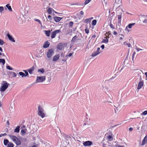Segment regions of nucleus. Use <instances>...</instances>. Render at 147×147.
Masks as SVG:
<instances>
[{"label":"nucleus","instance_id":"obj_1","mask_svg":"<svg viewBox=\"0 0 147 147\" xmlns=\"http://www.w3.org/2000/svg\"><path fill=\"white\" fill-rule=\"evenodd\" d=\"M38 114L42 118L45 117L46 114L45 111L43 108L40 105L38 108Z\"/></svg>","mask_w":147,"mask_h":147},{"label":"nucleus","instance_id":"obj_2","mask_svg":"<svg viewBox=\"0 0 147 147\" xmlns=\"http://www.w3.org/2000/svg\"><path fill=\"white\" fill-rule=\"evenodd\" d=\"M9 84L6 81H3L1 83V86L0 88V91L1 92H4L8 87Z\"/></svg>","mask_w":147,"mask_h":147},{"label":"nucleus","instance_id":"obj_3","mask_svg":"<svg viewBox=\"0 0 147 147\" xmlns=\"http://www.w3.org/2000/svg\"><path fill=\"white\" fill-rule=\"evenodd\" d=\"M9 136L13 142L17 145H19L21 144V142L20 140L16 136L11 135H9Z\"/></svg>","mask_w":147,"mask_h":147},{"label":"nucleus","instance_id":"obj_4","mask_svg":"<svg viewBox=\"0 0 147 147\" xmlns=\"http://www.w3.org/2000/svg\"><path fill=\"white\" fill-rule=\"evenodd\" d=\"M45 79L46 77L45 76L37 77L36 82V83L42 82L45 81Z\"/></svg>","mask_w":147,"mask_h":147},{"label":"nucleus","instance_id":"obj_5","mask_svg":"<svg viewBox=\"0 0 147 147\" xmlns=\"http://www.w3.org/2000/svg\"><path fill=\"white\" fill-rule=\"evenodd\" d=\"M61 32L60 30H56L52 32L51 34V38L53 39L54 38L57 34Z\"/></svg>","mask_w":147,"mask_h":147},{"label":"nucleus","instance_id":"obj_6","mask_svg":"<svg viewBox=\"0 0 147 147\" xmlns=\"http://www.w3.org/2000/svg\"><path fill=\"white\" fill-rule=\"evenodd\" d=\"M54 53V51L53 50L51 49L48 50L47 53V55L48 58H50Z\"/></svg>","mask_w":147,"mask_h":147},{"label":"nucleus","instance_id":"obj_7","mask_svg":"<svg viewBox=\"0 0 147 147\" xmlns=\"http://www.w3.org/2000/svg\"><path fill=\"white\" fill-rule=\"evenodd\" d=\"M139 80L140 82H139L138 86L137 87V89L139 90L142 88V86L144 84V81L142 80L141 76H140Z\"/></svg>","mask_w":147,"mask_h":147},{"label":"nucleus","instance_id":"obj_8","mask_svg":"<svg viewBox=\"0 0 147 147\" xmlns=\"http://www.w3.org/2000/svg\"><path fill=\"white\" fill-rule=\"evenodd\" d=\"M24 121H23L21 124H20V125L17 126L16 129H25L26 128V126L24 125Z\"/></svg>","mask_w":147,"mask_h":147},{"label":"nucleus","instance_id":"obj_9","mask_svg":"<svg viewBox=\"0 0 147 147\" xmlns=\"http://www.w3.org/2000/svg\"><path fill=\"white\" fill-rule=\"evenodd\" d=\"M100 50V48H97V50L92 53V57H94L96 56V55L99 54L100 53V52H99Z\"/></svg>","mask_w":147,"mask_h":147},{"label":"nucleus","instance_id":"obj_10","mask_svg":"<svg viewBox=\"0 0 147 147\" xmlns=\"http://www.w3.org/2000/svg\"><path fill=\"white\" fill-rule=\"evenodd\" d=\"M57 48L60 50L63 49L64 48L63 44L62 43H59L57 46Z\"/></svg>","mask_w":147,"mask_h":147},{"label":"nucleus","instance_id":"obj_11","mask_svg":"<svg viewBox=\"0 0 147 147\" xmlns=\"http://www.w3.org/2000/svg\"><path fill=\"white\" fill-rule=\"evenodd\" d=\"M83 145L85 146H90L92 144V142L90 141H88L83 142Z\"/></svg>","mask_w":147,"mask_h":147},{"label":"nucleus","instance_id":"obj_12","mask_svg":"<svg viewBox=\"0 0 147 147\" xmlns=\"http://www.w3.org/2000/svg\"><path fill=\"white\" fill-rule=\"evenodd\" d=\"M52 30H45L44 31V32L45 34V35L47 36H49L50 35V33L52 31Z\"/></svg>","mask_w":147,"mask_h":147},{"label":"nucleus","instance_id":"obj_13","mask_svg":"<svg viewBox=\"0 0 147 147\" xmlns=\"http://www.w3.org/2000/svg\"><path fill=\"white\" fill-rule=\"evenodd\" d=\"M7 37H8L9 39L11 41L13 42H15V40L13 39V38L12 37V36H11L9 34H7Z\"/></svg>","mask_w":147,"mask_h":147},{"label":"nucleus","instance_id":"obj_14","mask_svg":"<svg viewBox=\"0 0 147 147\" xmlns=\"http://www.w3.org/2000/svg\"><path fill=\"white\" fill-rule=\"evenodd\" d=\"M60 55L59 54L56 55L53 57V61H57L59 58Z\"/></svg>","mask_w":147,"mask_h":147},{"label":"nucleus","instance_id":"obj_15","mask_svg":"<svg viewBox=\"0 0 147 147\" xmlns=\"http://www.w3.org/2000/svg\"><path fill=\"white\" fill-rule=\"evenodd\" d=\"M147 142V135L146 136L143 140L142 142V145H143Z\"/></svg>","mask_w":147,"mask_h":147},{"label":"nucleus","instance_id":"obj_16","mask_svg":"<svg viewBox=\"0 0 147 147\" xmlns=\"http://www.w3.org/2000/svg\"><path fill=\"white\" fill-rule=\"evenodd\" d=\"M62 18L60 17L56 16L54 17V19L55 21L56 22H59L61 19Z\"/></svg>","mask_w":147,"mask_h":147},{"label":"nucleus","instance_id":"obj_17","mask_svg":"<svg viewBox=\"0 0 147 147\" xmlns=\"http://www.w3.org/2000/svg\"><path fill=\"white\" fill-rule=\"evenodd\" d=\"M49 43V42L47 41L45 42L43 45V47L44 48H46L48 47L50 45Z\"/></svg>","mask_w":147,"mask_h":147},{"label":"nucleus","instance_id":"obj_18","mask_svg":"<svg viewBox=\"0 0 147 147\" xmlns=\"http://www.w3.org/2000/svg\"><path fill=\"white\" fill-rule=\"evenodd\" d=\"M34 69V66L31 67L28 70L29 73L30 74H32V71H33Z\"/></svg>","mask_w":147,"mask_h":147},{"label":"nucleus","instance_id":"obj_19","mask_svg":"<svg viewBox=\"0 0 147 147\" xmlns=\"http://www.w3.org/2000/svg\"><path fill=\"white\" fill-rule=\"evenodd\" d=\"M121 17L122 16L121 15H119L117 16L118 22V23L120 24V25L121 24Z\"/></svg>","mask_w":147,"mask_h":147},{"label":"nucleus","instance_id":"obj_20","mask_svg":"<svg viewBox=\"0 0 147 147\" xmlns=\"http://www.w3.org/2000/svg\"><path fill=\"white\" fill-rule=\"evenodd\" d=\"M93 19V17H91L89 18L86 19L85 20V22L87 23H88V22H91V20Z\"/></svg>","mask_w":147,"mask_h":147},{"label":"nucleus","instance_id":"obj_21","mask_svg":"<svg viewBox=\"0 0 147 147\" xmlns=\"http://www.w3.org/2000/svg\"><path fill=\"white\" fill-rule=\"evenodd\" d=\"M105 39H103L102 41V43H107L108 42V38L107 37H105Z\"/></svg>","mask_w":147,"mask_h":147},{"label":"nucleus","instance_id":"obj_22","mask_svg":"<svg viewBox=\"0 0 147 147\" xmlns=\"http://www.w3.org/2000/svg\"><path fill=\"white\" fill-rule=\"evenodd\" d=\"M135 24V23H132V24H129L128 26H127L126 28V29H127V27H128L129 28H131L132 26L134 25Z\"/></svg>","mask_w":147,"mask_h":147},{"label":"nucleus","instance_id":"obj_23","mask_svg":"<svg viewBox=\"0 0 147 147\" xmlns=\"http://www.w3.org/2000/svg\"><path fill=\"white\" fill-rule=\"evenodd\" d=\"M6 7L8 8L9 11H12V9L11 7V6L9 5V4L6 5Z\"/></svg>","mask_w":147,"mask_h":147},{"label":"nucleus","instance_id":"obj_24","mask_svg":"<svg viewBox=\"0 0 147 147\" xmlns=\"http://www.w3.org/2000/svg\"><path fill=\"white\" fill-rule=\"evenodd\" d=\"M108 140L110 141H111L113 140V138L112 137L111 135H109L107 137Z\"/></svg>","mask_w":147,"mask_h":147},{"label":"nucleus","instance_id":"obj_25","mask_svg":"<svg viewBox=\"0 0 147 147\" xmlns=\"http://www.w3.org/2000/svg\"><path fill=\"white\" fill-rule=\"evenodd\" d=\"M27 129H22L21 133L22 135H24L26 133Z\"/></svg>","mask_w":147,"mask_h":147},{"label":"nucleus","instance_id":"obj_26","mask_svg":"<svg viewBox=\"0 0 147 147\" xmlns=\"http://www.w3.org/2000/svg\"><path fill=\"white\" fill-rule=\"evenodd\" d=\"M9 141L7 139H4V144L5 145H6L9 143Z\"/></svg>","mask_w":147,"mask_h":147},{"label":"nucleus","instance_id":"obj_27","mask_svg":"<svg viewBox=\"0 0 147 147\" xmlns=\"http://www.w3.org/2000/svg\"><path fill=\"white\" fill-rule=\"evenodd\" d=\"M52 9L51 7H49L48 9L47 12L49 14H51L52 13Z\"/></svg>","mask_w":147,"mask_h":147},{"label":"nucleus","instance_id":"obj_28","mask_svg":"<svg viewBox=\"0 0 147 147\" xmlns=\"http://www.w3.org/2000/svg\"><path fill=\"white\" fill-rule=\"evenodd\" d=\"M5 63V60L3 59H0V63H2L3 65H4Z\"/></svg>","mask_w":147,"mask_h":147},{"label":"nucleus","instance_id":"obj_29","mask_svg":"<svg viewBox=\"0 0 147 147\" xmlns=\"http://www.w3.org/2000/svg\"><path fill=\"white\" fill-rule=\"evenodd\" d=\"M77 38V36L76 35L71 40V41L73 42H75L76 41V40Z\"/></svg>","mask_w":147,"mask_h":147},{"label":"nucleus","instance_id":"obj_30","mask_svg":"<svg viewBox=\"0 0 147 147\" xmlns=\"http://www.w3.org/2000/svg\"><path fill=\"white\" fill-rule=\"evenodd\" d=\"M19 74L20 76H22V77H26L25 76V74L22 72H19Z\"/></svg>","mask_w":147,"mask_h":147},{"label":"nucleus","instance_id":"obj_31","mask_svg":"<svg viewBox=\"0 0 147 147\" xmlns=\"http://www.w3.org/2000/svg\"><path fill=\"white\" fill-rule=\"evenodd\" d=\"M96 23V21L95 20H94L92 22V26H95Z\"/></svg>","mask_w":147,"mask_h":147},{"label":"nucleus","instance_id":"obj_32","mask_svg":"<svg viewBox=\"0 0 147 147\" xmlns=\"http://www.w3.org/2000/svg\"><path fill=\"white\" fill-rule=\"evenodd\" d=\"M13 144L11 143H9L7 145V147H13Z\"/></svg>","mask_w":147,"mask_h":147},{"label":"nucleus","instance_id":"obj_33","mask_svg":"<svg viewBox=\"0 0 147 147\" xmlns=\"http://www.w3.org/2000/svg\"><path fill=\"white\" fill-rule=\"evenodd\" d=\"M85 31L86 33V34H88L89 33V30L88 28V27L87 26L86 27L85 30Z\"/></svg>","mask_w":147,"mask_h":147},{"label":"nucleus","instance_id":"obj_34","mask_svg":"<svg viewBox=\"0 0 147 147\" xmlns=\"http://www.w3.org/2000/svg\"><path fill=\"white\" fill-rule=\"evenodd\" d=\"M38 72H40L42 73H43L44 72V70L43 68H42L40 69H39L38 70Z\"/></svg>","mask_w":147,"mask_h":147},{"label":"nucleus","instance_id":"obj_35","mask_svg":"<svg viewBox=\"0 0 147 147\" xmlns=\"http://www.w3.org/2000/svg\"><path fill=\"white\" fill-rule=\"evenodd\" d=\"M91 0H85V1L84 3V5H87V4L90 3Z\"/></svg>","mask_w":147,"mask_h":147},{"label":"nucleus","instance_id":"obj_36","mask_svg":"<svg viewBox=\"0 0 147 147\" xmlns=\"http://www.w3.org/2000/svg\"><path fill=\"white\" fill-rule=\"evenodd\" d=\"M11 74H12V77H16L17 75L15 72H12Z\"/></svg>","mask_w":147,"mask_h":147},{"label":"nucleus","instance_id":"obj_37","mask_svg":"<svg viewBox=\"0 0 147 147\" xmlns=\"http://www.w3.org/2000/svg\"><path fill=\"white\" fill-rule=\"evenodd\" d=\"M73 24L74 23L72 22H70L69 23V26L70 27H72L73 26Z\"/></svg>","mask_w":147,"mask_h":147},{"label":"nucleus","instance_id":"obj_38","mask_svg":"<svg viewBox=\"0 0 147 147\" xmlns=\"http://www.w3.org/2000/svg\"><path fill=\"white\" fill-rule=\"evenodd\" d=\"M23 71L25 72V76H28V74L26 70H24Z\"/></svg>","mask_w":147,"mask_h":147},{"label":"nucleus","instance_id":"obj_39","mask_svg":"<svg viewBox=\"0 0 147 147\" xmlns=\"http://www.w3.org/2000/svg\"><path fill=\"white\" fill-rule=\"evenodd\" d=\"M110 26L111 27V28H112V29H115V26L111 23L110 24Z\"/></svg>","mask_w":147,"mask_h":147},{"label":"nucleus","instance_id":"obj_40","mask_svg":"<svg viewBox=\"0 0 147 147\" xmlns=\"http://www.w3.org/2000/svg\"><path fill=\"white\" fill-rule=\"evenodd\" d=\"M4 10V8L2 6L0 7V13L1 12V13Z\"/></svg>","mask_w":147,"mask_h":147},{"label":"nucleus","instance_id":"obj_41","mask_svg":"<svg viewBox=\"0 0 147 147\" xmlns=\"http://www.w3.org/2000/svg\"><path fill=\"white\" fill-rule=\"evenodd\" d=\"M4 42L2 40L0 39V44L1 45H3L4 44Z\"/></svg>","mask_w":147,"mask_h":147},{"label":"nucleus","instance_id":"obj_42","mask_svg":"<svg viewBox=\"0 0 147 147\" xmlns=\"http://www.w3.org/2000/svg\"><path fill=\"white\" fill-rule=\"evenodd\" d=\"M34 20L36 22H38L40 24H42L40 21V20H39V19H35Z\"/></svg>","mask_w":147,"mask_h":147},{"label":"nucleus","instance_id":"obj_43","mask_svg":"<svg viewBox=\"0 0 147 147\" xmlns=\"http://www.w3.org/2000/svg\"><path fill=\"white\" fill-rule=\"evenodd\" d=\"M6 68L7 69L10 70H12L13 69V68L9 66H7Z\"/></svg>","mask_w":147,"mask_h":147},{"label":"nucleus","instance_id":"obj_44","mask_svg":"<svg viewBox=\"0 0 147 147\" xmlns=\"http://www.w3.org/2000/svg\"><path fill=\"white\" fill-rule=\"evenodd\" d=\"M142 114L144 115H146L147 114V111H144L142 113Z\"/></svg>","mask_w":147,"mask_h":147},{"label":"nucleus","instance_id":"obj_45","mask_svg":"<svg viewBox=\"0 0 147 147\" xmlns=\"http://www.w3.org/2000/svg\"><path fill=\"white\" fill-rule=\"evenodd\" d=\"M48 18L50 20H51L52 19V16L50 15H49L48 16Z\"/></svg>","mask_w":147,"mask_h":147},{"label":"nucleus","instance_id":"obj_46","mask_svg":"<svg viewBox=\"0 0 147 147\" xmlns=\"http://www.w3.org/2000/svg\"><path fill=\"white\" fill-rule=\"evenodd\" d=\"M135 54H136L135 52H134L132 55V59L133 60L134 58V57Z\"/></svg>","mask_w":147,"mask_h":147},{"label":"nucleus","instance_id":"obj_47","mask_svg":"<svg viewBox=\"0 0 147 147\" xmlns=\"http://www.w3.org/2000/svg\"><path fill=\"white\" fill-rule=\"evenodd\" d=\"M80 5L78 3H73V4H71V5Z\"/></svg>","mask_w":147,"mask_h":147},{"label":"nucleus","instance_id":"obj_48","mask_svg":"<svg viewBox=\"0 0 147 147\" xmlns=\"http://www.w3.org/2000/svg\"><path fill=\"white\" fill-rule=\"evenodd\" d=\"M20 131V129H15L14 132L16 133H18Z\"/></svg>","mask_w":147,"mask_h":147},{"label":"nucleus","instance_id":"obj_49","mask_svg":"<svg viewBox=\"0 0 147 147\" xmlns=\"http://www.w3.org/2000/svg\"><path fill=\"white\" fill-rule=\"evenodd\" d=\"M6 135V134L5 133L4 134H1L0 135V137H1L2 136H4Z\"/></svg>","mask_w":147,"mask_h":147},{"label":"nucleus","instance_id":"obj_50","mask_svg":"<svg viewBox=\"0 0 147 147\" xmlns=\"http://www.w3.org/2000/svg\"><path fill=\"white\" fill-rule=\"evenodd\" d=\"M143 22L145 23H147V19H145L143 21Z\"/></svg>","mask_w":147,"mask_h":147},{"label":"nucleus","instance_id":"obj_51","mask_svg":"<svg viewBox=\"0 0 147 147\" xmlns=\"http://www.w3.org/2000/svg\"><path fill=\"white\" fill-rule=\"evenodd\" d=\"M38 146V144H36V145H33L31 147H37Z\"/></svg>","mask_w":147,"mask_h":147},{"label":"nucleus","instance_id":"obj_52","mask_svg":"<svg viewBox=\"0 0 147 147\" xmlns=\"http://www.w3.org/2000/svg\"><path fill=\"white\" fill-rule=\"evenodd\" d=\"M136 49L138 51L140 50H142V49H140L139 48H136Z\"/></svg>","mask_w":147,"mask_h":147},{"label":"nucleus","instance_id":"obj_53","mask_svg":"<svg viewBox=\"0 0 147 147\" xmlns=\"http://www.w3.org/2000/svg\"><path fill=\"white\" fill-rule=\"evenodd\" d=\"M80 13L81 15H83L84 14V12L82 11H80Z\"/></svg>","mask_w":147,"mask_h":147},{"label":"nucleus","instance_id":"obj_54","mask_svg":"<svg viewBox=\"0 0 147 147\" xmlns=\"http://www.w3.org/2000/svg\"><path fill=\"white\" fill-rule=\"evenodd\" d=\"M100 47L102 49H103L105 48L104 45H102Z\"/></svg>","mask_w":147,"mask_h":147},{"label":"nucleus","instance_id":"obj_55","mask_svg":"<svg viewBox=\"0 0 147 147\" xmlns=\"http://www.w3.org/2000/svg\"><path fill=\"white\" fill-rule=\"evenodd\" d=\"M117 32L115 31H114L113 32V34L115 35H117Z\"/></svg>","mask_w":147,"mask_h":147},{"label":"nucleus","instance_id":"obj_56","mask_svg":"<svg viewBox=\"0 0 147 147\" xmlns=\"http://www.w3.org/2000/svg\"><path fill=\"white\" fill-rule=\"evenodd\" d=\"M73 53H69V54L68 55V56L69 57H71V56H72Z\"/></svg>","mask_w":147,"mask_h":147},{"label":"nucleus","instance_id":"obj_57","mask_svg":"<svg viewBox=\"0 0 147 147\" xmlns=\"http://www.w3.org/2000/svg\"><path fill=\"white\" fill-rule=\"evenodd\" d=\"M117 147H124V146L119 145H116Z\"/></svg>","mask_w":147,"mask_h":147},{"label":"nucleus","instance_id":"obj_58","mask_svg":"<svg viewBox=\"0 0 147 147\" xmlns=\"http://www.w3.org/2000/svg\"><path fill=\"white\" fill-rule=\"evenodd\" d=\"M127 45L128 47H130L131 44H130V43H128L127 44Z\"/></svg>","mask_w":147,"mask_h":147},{"label":"nucleus","instance_id":"obj_59","mask_svg":"<svg viewBox=\"0 0 147 147\" xmlns=\"http://www.w3.org/2000/svg\"><path fill=\"white\" fill-rule=\"evenodd\" d=\"M7 125H9V121L8 120H7Z\"/></svg>","mask_w":147,"mask_h":147},{"label":"nucleus","instance_id":"obj_60","mask_svg":"<svg viewBox=\"0 0 147 147\" xmlns=\"http://www.w3.org/2000/svg\"><path fill=\"white\" fill-rule=\"evenodd\" d=\"M96 37V35H93L92 36V38H94Z\"/></svg>","mask_w":147,"mask_h":147},{"label":"nucleus","instance_id":"obj_61","mask_svg":"<svg viewBox=\"0 0 147 147\" xmlns=\"http://www.w3.org/2000/svg\"><path fill=\"white\" fill-rule=\"evenodd\" d=\"M145 74L146 76V78H147L146 80H147V72H145Z\"/></svg>","mask_w":147,"mask_h":147},{"label":"nucleus","instance_id":"obj_62","mask_svg":"<svg viewBox=\"0 0 147 147\" xmlns=\"http://www.w3.org/2000/svg\"><path fill=\"white\" fill-rule=\"evenodd\" d=\"M3 55V56H5V55L3 53H0V56L1 55Z\"/></svg>","mask_w":147,"mask_h":147},{"label":"nucleus","instance_id":"obj_63","mask_svg":"<svg viewBox=\"0 0 147 147\" xmlns=\"http://www.w3.org/2000/svg\"><path fill=\"white\" fill-rule=\"evenodd\" d=\"M3 51V50L2 49V48L0 47V51Z\"/></svg>","mask_w":147,"mask_h":147},{"label":"nucleus","instance_id":"obj_64","mask_svg":"<svg viewBox=\"0 0 147 147\" xmlns=\"http://www.w3.org/2000/svg\"><path fill=\"white\" fill-rule=\"evenodd\" d=\"M123 39V38L122 37H121L120 38V40H122Z\"/></svg>","mask_w":147,"mask_h":147}]
</instances>
